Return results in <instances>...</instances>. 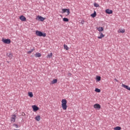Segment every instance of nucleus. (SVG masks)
Masks as SVG:
<instances>
[{"label":"nucleus","mask_w":130,"mask_h":130,"mask_svg":"<svg viewBox=\"0 0 130 130\" xmlns=\"http://www.w3.org/2000/svg\"><path fill=\"white\" fill-rule=\"evenodd\" d=\"M14 130H20V129H15Z\"/></svg>","instance_id":"nucleus-32"},{"label":"nucleus","mask_w":130,"mask_h":130,"mask_svg":"<svg viewBox=\"0 0 130 130\" xmlns=\"http://www.w3.org/2000/svg\"><path fill=\"white\" fill-rule=\"evenodd\" d=\"M36 35L37 36H39L40 37H46V34L45 33H42V32L39 31V30H36Z\"/></svg>","instance_id":"nucleus-2"},{"label":"nucleus","mask_w":130,"mask_h":130,"mask_svg":"<svg viewBox=\"0 0 130 130\" xmlns=\"http://www.w3.org/2000/svg\"><path fill=\"white\" fill-rule=\"evenodd\" d=\"M115 81H116V82H118V80L116 79H115Z\"/></svg>","instance_id":"nucleus-30"},{"label":"nucleus","mask_w":130,"mask_h":130,"mask_svg":"<svg viewBox=\"0 0 130 130\" xmlns=\"http://www.w3.org/2000/svg\"><path fill=\"white\" fill-rule=\"evenodd\" d=\"M2 42L4 43L5 44H11V40L9 39H2Z\"/></svg>","instance_id":"nucleus-4"},{"label":"nucleus","mask_w":130,"mask_h":130,"mask_svg":"<svg viewBox=\"0 0 130 130\" xmlns=\"http://www.w3.org/2000/svg\"><path fill=\"white\" fill-rule=\"evenodd\" d=\"M52 55H53L52 53H50L47 56V58H51V57H52Z\"/></svg>","instance_id":"nucleus-20"},{"label":"nucleus","mask_w":130,"mask_h":130,"mask_svg":"<svg viewBox=\"0 0 130 130\" xmlns=\"http://www.w3.org/2000/svg\"><path fill=\"white\" fill-rule=\"evenodd\" d=\"M96 80L98 82H100V81H101V77H100V76H96Z\"/></svg>","instance_id":"nucleus-23"},{"label":"nucleus","mask_w":130,"mask_h":130,"mask_svg":"<svg viewBox=\"0 0 130 130\" xmlns=\"http://www.w3.org/2000/svg\"><path fill=\"white\" fill-rule=\"evenodd\" d=\"M36 19L38 21H41V22H43V21L45 20V18H44V17H43L42 16H37Z\"/></svg>","instance_id":"nucleus-5"},{"label":"nucleus","mask_w":130,"mask_h":130,"mask_svg":"<svg viewBox=\"0 0 130 130\" xmlns=\"http://www.w3.org/2000/svg\"><path fill=\"white\" fill-rule=\"evenodd\" d=\"M33 52V50H32L31 51H29L27 52V53L28 54H31V53H32V52Z\"/></svg>","instance_id":"nucleus-29"},{"label":"nucleus","mask_w":130,"mask_h":130,"mask_svg":"<svg viewBox=\"0 0 130 130\" xmlns=\"http://www.w3.org/2000/svg\"><path fill=\"white\" fill-rule=\"evenodd\" d=\"M28 95L29 97H30V98H32L33 97V93L32 92H28Z\"/></svg>","instance_id":"nucleus-22"},{"label":"nucleus","mask_w":130,"mask_h":130,"mask_svg":"<svg viewBox=\"0 0 130 130\" xmlns=\"http://www.w3.org/2000/svg\"><path fill=\"white\" fill-rule=\"evenodd\" d=\"M32 108L35 112H36V111H38V110H39V108L36 105L32 106Z\"/></svg>","instance_id":"nucleus-6"},{"label":"nucleus","mask_w":130,"mask_h":130,"mask_svg":"<svg viewBox=\"0 0 130 130\" xmlns=\"http://www.w3.org/2000/svg\"><path fill=\"white\" fill-rule=\"evenodd\" d=\"M19 19L22 22H26V17H25V16H24L23 15L20 16V17H19Z\"/></svg>","instance_id":"nucleus-8"},{"label":"nucleus","mask_w":130,"mask_h":130,"mask_svg":"<svg viewBox=\"0 0 130 130\" xmlns=\"http://www.w3.org/2000/svg\"><path fill=\"white\" fill-rule=\"evenodd\" d=\"M94 7H95L96 8H98L99 7V4H97V3H94Z\"/></svg>","instance_id":"nucleus-27"},{"label":"nucleus","mask_w":130,"mask_h":130,"mask_svg":"<svg viewBox=\"0 0 130 130\" xmlns=\"http://www.w3.org/2000/svg\"><path fill=\"white\" fill-rule=\"evenodd\" d=\"M63 22H69V19L67 18H63Z\"/></svg>","instance_id":"nucleus-26"},{"label":"nucleus","mask_w":130,"mask_h":130,"mask_svg":"<svg viewBox=\"0 0 130 130\" xmlns=\"http://www.w3.org/2000/svg\"><path fill=\"white\" fill-rule=\"evenodd\" d=\"M35 119H36L37 121H40V119H41V117L40 116V115H38L35 117Z\"/></svg>","instance_id":"nucleus-10"},{"label":"nucleus","mask_w":130,"mask_h":130,"mask_svg":"<svg viewBox=\"0 0 130 130\" xmlns=\"http://www.w3.org/2000/svg\"><path fill=\"white\" fill-rule=\"evenodd\" d=\"M96 29L99 32H102V31H104V28H103V27H96Z\"/></svg>","instance_id":"nucleus-15"},{"label":"nucleus","mask_w":130,"mask_h":130,"mask_svg":"<svg viewBox=\"0 0 130 130\" xmlns=\"http://www.w3.org/2000/svg\"><path fill=\"white\" fill-rule=\"evenodd\" d=\"M11 121L15 122L16 121V115H13L11 117Z\"/></svg>","instance_id":"nucleus-11"},{"label":"nucleus","mask_w":130,"mask_h":130,"mask_svg":"<svg viewBox=\"0 0 130 130\" xmlns=\"http://www.w3.org/2000/svg\"><path fill=\"white\" fill-rule=\"evenodd\" d=\"M69 75H70V76H72V74L71 73H70Z\"/></svg>","instance_id":"nucleus-31"},{"label":"nucleus","mask_w":130,"mask_h":130,"mask_svg":"<svg viewBox=\"0 0 130 130\" xmlns=\"http://www.w3.org/2000/svg\"><path fill=\"white\" fill-rule=\"evenodd\" d=\"M96 15L97 13L95 12V11H94V13L93 14H91L90 16L91 17H92V18H95Z\"/></svg>","instance_id":"nucleus-17"},{"label":"nucleus","mask_w":130,"mask_h":130,"mask_svg":"<svg viewBox=\"0 0 130 130\" xmlns=\"http://www.w3.org/2000/svg\"><path fill=\"white\" fill-rule=\"evenodd\" d=\"M106 13L107 14H112L113 11H112V10H111L107 9V10H106Z\"/></svg>","instance_id":"nucleus-16"},{"label":"nucleus","mask_w":130,"mask_h":130,"mask_svg":"<svg viewBox=\"0 0 130 130\" xmlns=\"http://www.w3.org/2000/svg\"><path fill=\"white\" fill-rule=\"evenodd\" d=\"M125 32V29H124L120 28L118 30V33H124Z\"/></svg>","instance_id":"nucleus-14"},{"label":"nucleus","mask_w":130,"mask_h":130,"mask_svg":"<svg viewBox=\"0 0 130 130\" xmlns=\"http://www.w3.org/2000/svg\"><path fill=\"white\" fill-rule=\"evenodd\" d=\"M13 126H14L16 128H18L19 126L17 124H14Z\"/></svg>","instance_id":"nucleus-28"},{"label":"nucleus","mask_w":130,"mask_h":130,"mask_svg":"<svg viewBox=\"0 0 130 130\" xmlns=\"http://www.w3.org/2000/svg\"><path fill=\"white\" fill-rule=\"evenodd\" d=\"M61 103V107L63 110H67V108H68V106L67 105V103H68V102L67 101V100H62Z\"/></svg>","instance_id":"nucleus-1"},{"label":"nucleus","mask_w":130,"mask_h":130,"mask_svg":"<svg viewBox=\"0 0 130 130\" xmlns=\"http://www.w3.org/2000/svg\"><path fill=\"white\" fill-rule=\"evenodd\" d=\"M114 130H120L121 129V127L120 126H116L114 128Z\"/></svg>","instance_id":"nucleus-24"},{"label":"nucleus","mask_w":130,"mask_h":130,"mask_svg":"<svg viewBox=\"0 0 130 130\" xmlns=\"http://www.w3.org/2000/svg\"><path fill=\"white\" fill-rule=\"evenodd\" d=\"M95 91L98 93H100V92H101V90H100V89L99 88H95Z\"/></svg>","instance_id":"nucleus-25"},{"label":"nucleus","mask_w":130,"mask_h":130,"mask_svg":"<svg viewBox=\"0 0 130 130\" xmlns=\"http://www.w3.org/2000/svg\"><path fill=\"white\" fill-rule=\"evenodd\" d=\"M122 86H123V88L127 89V90H128V91H130V87L128 86L125 85V84H122Z\"/></svg>","instance_id":"nucleus-13"},{"label":"nucleus","mask_w":130,"mask_h":130,"mask_svg":"<svg viewBox=\"0 0 130 130\" xmlns=\"http://www.w3.org/2000/svg\"><path fill=\"white\" fill-rule=\"evenodd\" d=\"M93 107L94 108H95V109H101V106L100 105H99V104H95L93 105Z\"/></svg>","instance_id":"nucleus-7"},{"label":"nucleus","mask_w":130,"mask_h":130,"mask_svg":"<svg viewBox=\"0 0 130 130\" xmlns=\"http://www.w3.org/2000/svg\"><path fill=\"white\" fill-rule=\"evenodd\" d=\"M99 34L100 36L99 37H98V38L99 39H102V38H104V36H105L104 35H103V33L100 32Z\"/></svg>","instance_id":"nucleus-9"},{"label":"nucleus","mask_w":130,"mask_h":130,"mask_svg":"<svg viewBox=\"0 0 130 130\" xmlns=\"http://www.w3.org/2000/svg\"><path fill=\"white\" fill-rule=\"evenodd\" d=\"M63 47L65 50H69V49H70V48H69V46H68V45L66 44L63 45Z\"/></svg>","instance_id":"nucleus-18"},{"label":"nucleus","mask_w":130,"mask_h":130,"mask_svg":"<svg viewBox=\"0 0 130 130\" xmlns=\"http://www.w3.org/2000/svg\"><path fill=\"white\" fill-rule=\"evenodd\" d=\"M64 13H67V14L66 15V16H69V15L71 14V12L70 11V9H62V14H64Z\"/></svg>","instance_id":"nucleus-3"},{"label":"nucleus","mask_w":130,"mask_h":130,"mask_svg":"<svg viewBox=\"0 0 130 130\" xmlns=\"http://www.w3.org/2000/svg\"><path fill=\"white\" fill-rule=\"evenodd\" d=\"M35 57H41V54L40 53H36L35 54Z\"/></svg>","instance_id":"nucleus-19"},{"label":"nucleus","mask_w":130,"mask_h":130,"mask_svg":"<svg viewBox=\"0 0 130 130\" xmlns=\"http://www.w3.org/2000/svg\"><path fill=\"white\" fill-rule=\"evenodd\" d=\"M57 83V79H53V81H51V84L53 85V84H56Z\"/></svg>","instance_id":"nucleus-21"},{"label":"nucleus","mask_w":130,"mask_h":130,"mask_svg":"<svg viewBox=\"0 0 130 130\" xmlns=\"http://www.w3.org/2000/svg\"><path fill=\"white\" fill-rule=\"evenodd\" d=\"M7 56L10 58V59H12L13 58V54L12 53H8L7 54Z\"/></svg>","instance_id":"nucleus-12"}]
</instances>
